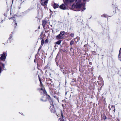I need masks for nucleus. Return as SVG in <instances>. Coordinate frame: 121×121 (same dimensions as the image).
<instances>
[{"label": "nucleus", "instance_id": "f257e3e1", "mask_svg": "<svg viewBox=\"0 0 121 121\" xmlns=\"http://www.w3.org/2000/svg\"><path fill=\"white\" fill-rule=\"evenodd\" d=\"M81 0H76V4H74L71 7V9L74 11H79L82 10L83 11L85 10V4L82 3L80 4Z\"/></svg>", "mask_w": 121, "mask_h": 121}, {"label": "nucleus", "instance_id": "f03ea898", "mask_svg": "<svg viewBox=\"0 0 121 121\" xmlns=\"http://www.w3.org/2000/svg\"><path fill=\"white\" fill-rule=\"evenodd\" d=\"M40 92L41 95H43V97L40 99V100L43 101H47V99L46 97H47V92L45 90L44 88L43 87H42L41 89H38Z\"/></svg>", "mask_w": 121, "mask_h": 121}, {"label": "nucleus", "instance_id": "7ed1b4c3", "mask_svg": "<svg viewBox=\"0 0 121 121\" xmlns=\"http://www.w3.org/2000/svg\"><path fill=\"white\" fill-rule=\"evenodd\" d=\"M48 96L49 97V100L50 103L51 105L50 106V108H49L50 110L52 112L55 113H56V111L53 107V104L52 101V99L50 98V96L48 95Z\"/></svg>", "mask_w": 121, "mask_h": 121}, {"label": "nucleus", "instance_id": "20e7f679", "mask_svg": "<svg viewBox=\"0 0 121 121\" xmlns=\"http://www.w3.org/2000/svg\"><path fill=\"white\" fill-rule=\"evenodd\" d=\"M65 33V32L64 31H62L60 32V34L56 36V39H61L63 38V36Z\"/></svg>", "mask_w": 121, "mask_h": 121}, {"label": "nucleus", "instance_id": "39448f33", "mask_svg": "<svg viewBox=\"0 0 121 121\" xmlns=\"http://www.w3.org/2000/svg\"><path fill=\"white\" fill-rule=\"evenodd\" d=\"M1 56L0 58V60H5L6 59L7 56V53L6 52H4L2 54L0 55Z\"/></svg>", "mask_w": 121, "mask_h": 121}, {"label": "nucleus", "instance_id": "423d86ee", "mask_svg": "<svg viewBox=\"0 0 121 121\" xmlns=\"http://www.w3.org/2000/svg\"><path fill=\"white\" fill-rule=\"evenodd\" d=\"M48 1L47 0H41V3L43 5H45L47 4Z\"/></svg>", "mask_w": 121, "mask_h": 121}, {"label": "nucleus", "instance_id": "0eeeda50", "mask_svg": "<svg viewBox=\"0 0 121 121\" xmlns=\"http://www.w3.org/2000/svg\"><path fill=\"white\" fill-rule=\"evenodd\" d=\"M59 7L60 9L63 10H65L66 9L65 5L64 4H62L60 5Z\"/></svg>", "mask_w": 121, "mask_h": 121}, {"label": "nucleus", "instance_id": "6e6552de", "mask_svg": "<svg viewBox=\"0 0 121 121\" xmlns=\"http://www.w3.org/2000/svg\"><path fill=\"white\" fill-rule=\"evenodd\" d=\"M9 20H13V22L14 23H15V24L16 25V26L17 25V24L16 22V21H15L16 20V19H15V18L14 17H12L10 18H9Z\"/></svg>", "mask_w": 121, "mask_h": 121}, {"label": "nucleus", "instance_id": "1a4fd4ad", "mask_svg": "<svg viewBox=\"0 0 121 121\" xmlns=\"http://www.w3.org/2000/svg\"><path fill=\"white\" fill-rule=\"evenodd\" d=\"M13 35L12 34H11L10 35V37L9 38L8 41H9V43H10L11 42V40L12 39Z\"/></svg>", "mask_w": 121, "mask_h": 121}, {"label": "nucleus", "instance_id": "9d476101", "mask_svg": "<svg viewBox=\"0 0 121 121\" xmlns=\"http://www.w3.org/2000/svg\"><path fill=\"white\" fill-rule=\"evenodd\" d=\"M64 3L66 5H67L69 3V0H63Z\"/></svg>", "mask_w": 121, "mask_h": 121}, {"label": "nucleus", "instance_id": "9b49d317", "mask_svg": "<svg viewBox=\"0 0 121 121\" xmlns=\"http://www.w3.org/2000/svg\"><path fill=\"white\" fill-rule=\"evenodd\" d=\"M59 5L58 4L54 3V4L53 8L54 9H56L58 8Z\"/></svg>", "mask_w": 121, "mask_h": 121}, {"label": "nucleus", "instance_id": "f8f14e48", "mask_svg": "<svg viewBox=\"0 0 121 121\" xmlns=\"http://www.w3.org/2000/svg\"><path fill=\"white\" fill-rule=\"evenodd\" d=\"M43 24L42 25L43 27L45 26L46 24L47 23V22L45 20H43L42 21Z\"/></svg>", "mask_w": 121, "mask_h": 121}, {"label": "nucleus", "instance_id": "ddd939ff", "mask_svg": "<svg viewBox=\"0 0 121 121\" xmlns=\"http://www.w3.org/2000/svg\"><path fill=\"white\" fill-rule=\"evenodd\" d=\"M61 42V40H59L58 41L56 42V43L57 44L59 45L60 44Z\"/></svg>", "mask_w": 121, "mask_h": 121}, {"label": "nucleus", "instance_id": "4468645a", "mask_svg": "<svg viewBox=\"0 0 121 121\" xmlns=\"http://www.w3.org/2000/svg\"><path fill=\"white\" fill-rule=\"evenodd\" d=\"M101 17H107V16L106 14H104L101 15Z\"/></svg>", "mask_w": 121, "mask_h": 121}, {"label": "nucleus", "instance_id": "2eb2a0df", "mask_svg": "<svg viewBox=\"0 0 121 121\" xmlns=\"http://www.w3.org/2000/svg\"><path fill=\"white\" fill-rule=\"evenodd\" d=\"M121 53L120 52V50L119 51V53L118 55V58L119 59L121 60V58L120 57Z\"/></svg>", "mask_w": 121, "mask_h": 121}, {"label": "nucleus", "instance_id": "dca6fc26", "mask_svg": "<svg viewBox=\"0 0 121 121\" xmlns=\"http://www.w3.org/2000/svg\"><path fill=\"white\" fill-rule=\"evenodd\" d=\"M70 44L71 45H72L73 44L74 41H71L70 42Z\"/></svg>", "mask_w": 121, "mask_h": 121}, {"label": "nucleus", "instance_id": "f3484780", "mask_svg": "<svg viewBox=\"0 0 121 121\" xmlns=\"http://www.w3.org/2000/svg\"><path fill=\"white\" fill-rule=\"evenodd\" d=\"M44 41L43 40H42V41H41V45H42V46L43 44H44Z\"/></svg>", "mask_w": 121, "mask_h": 121}, {"label": "nucleus", "instance_id": "a211bd4d", "mask_svg": "<svg viewBox=\"0 0 121 121\" xmlns=\"http://www.w3.org/2000/svg\"><path fill=\"white\" fill-rule=\"evenodd\" d=\"M48 39H46L45 40V43H48Z\"/></svg>", "mask_w": 121, "mask_h": 121}, {"label": "nucleus", "instance_id": "6ab92c4d", "mask_svg": "<svg viewBox=\"0 0 121 121\" xmlns=\"http://www.w3.org/2000/svg\"><path fill=\"white\" fill-rule=\"evenodd\" d=\"M75 0H69V3L73 2Z\"/></svg>", "mask_w": 121, "mask_h": 121}, {"label": "nucleus", "instance_id": "aec40b11", "mask_svg": "<svg viewBox=\"0 0 121 121\" xmlns=\"http://www.w3.org/2000/svg\"><path fill=\"white\" fill-rule=\"evenodd\" d=\"M111 107L112 109H115V107L114 105H112L111 106Z\"/></svg>", "mask_w": 121, "mask_h": 121}, {"label": "nucleus", "instance_id": "412c9836", "mask_svg": "<svg viewBox=\"0 0 121 121\" xmlns=\"http://www.w3.org/2000/svg\"><path fill=\"white\" fill-rule=\"evenodd\" d=\"M61 116L62 118V119H63V114H62V111H61Z\"/></svg>", "mask_w": 121, "mask_h": 121}, {"label": "nucleus", "instance_id": "4be33fe9", "mask_svg": "<svg viewBox=\"0 0 121 121\" xmlns=\"http://www.w3.org/2000/svg\"><path fill=\"white\" fill-rule=\"evenodd\" d=\"M38 77H39V81H40V83H41V86L42 87L43 85H42V84H41V82L40 81V78H39V75L38 76Z\"/></svg>", "mask_w": 121, "mask_h": 121}, {"label": "nucleus", "instance_id": "5701e85b", "mask_svg": "<svg viewBox=\"0 0 121 121\" xmlns=\"http://www.w3.org/2000/svg\"><path fill=\"white\" fill-rule=\"evenodd\" d=\"M70 35L71 37H73L74 36V34L73 33H72Z\"/></svg>", "mask_w": 121, "mask_h": 121}, {"label": "nucleus", "instance_id": "b1692460", "mask_svg": "<svg viewBox=\"0 0 121 121\" xmlns=\"http://www.w3.org/2000/svg\"><path fill=\"white\" fill-rule=\"evenodd\" d=\"M2 68L0 66V73L1 72Z\"/></svg>", "mask_w": 121, "mask_h": 121}, {"label": "nucleus", "instance_id": "393cba45", "mask_svg": "<svg viewBox=\"0 0 121 121\" xmlns=\"http://www.w3.org/2000/svg\"><path fill=\"white\" fill-rule=\"evenodd\" d=\"M2 65L3 66V68H4V64H2Z\"/></svg>", "mask_w": 121, "mask_h": 121}, {"label": "nucleus", "instance_id": "a878e982", "mask_svg": "<svg viewBox=\"0 0 121 121\" xmlns=\"http://www.w3.org/2000/svg\"><path fill=\"white\" fill-rule=\"evenodd\" d=\"M103 117H103V118L104 119H106V117L105 116H103Z\"/></svg>", "mask_w": 121, "mask_h": 121}, {"label": "nucleus", "instance_id": "bb28decb", "mask_svg": "<svg viewBox=\"0 0 121 121\" xmlns=\"http://www.w3.org/2000/svg\"><path fill=\"white\" fill-rule=\"evenodd\" d=\"M108 108H109V110H110L111 109V108H110V105H109V106H108Z\"/></svg>", "mask_w": 121, "mask_h": 121}, {"label": "nucleus", "instance_id": "cd10ccee", "mask_svg": "<svg viewBox=\"0 0 121 121\" xmlns=\"http://www.w3.org/2000/svg\"><path fill=\"white\" fill-rule=\"evenodd\" d=\"M41 46H40V47L39 48V49H38V50L39 51V50L40 49H41Z\"/></svg>", "mask_w": 121, "mask_h": 121}, {"label": "nucleus", "instance_id": "c85d7f7f", "mask_svg": "<svg viewBox=\"0 0 121 121\" xmlns=\"http://www.w3.org/2000/svg\"><path fill=\"white\" fill-rule=\"evenodd\" d=\"M114 109V110H113V111H114V112H115V109Z\"/></svg>", "mask_w": 121, "mask_h": 121}, {"label": "nucleus", "instance_id": "c756f323", "mask_svg": "<svg viewBox=\"0 0 121 121\" xmlns=\"http://www.w3.org/2000/svg\"><path fill=\"white\" fill-rule=\"evenodd\" d=\"M59 121H60V118L59 119Z\"/></svg>", "mask_w": 121, "mask_h": 121}, {"label": "nucleus", "instance_id": "7c9ffc66", "mask_svg": "<svg viewBox=\"0 0 121 121\" xmlns=\"http://www.w3.org/2000/svg\"><path fill=\"white\" fill-rule=\"evenodd\" d=\"M83 0V1H86V0Z\"/></svg>", "mask_w": 121, "mask_h": 121}, {"label": "nucleus", "instance_id": "2f4dec72", "mask_svg": "<svg viewBox=\"0 0 121 121\" xmlns=\"http://www.w3.org/2000/svg\"><path fill=\"white\" fill-rule=\"evenodd\" d=\"M21 114L22 115H23V113H21Z\"/></svg>", "mask_w": 121, "mask_h": 121}, {"label": "nucleus", "instance_id": "473e14b6", "mask_svg": "<svg viewBox=\"0 0 121 121\" xmlns=\"http://www.w3.org/2000/svg\"><path fill=\"white\" fill-rule=\"evenodd\" d=\"M54 97L55 98H56V96H54Z\"/></svg>", "mask_w": 121, "mask_h": 121}]
</instances>
